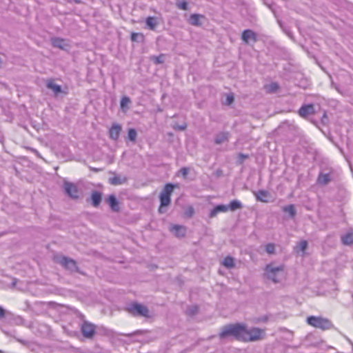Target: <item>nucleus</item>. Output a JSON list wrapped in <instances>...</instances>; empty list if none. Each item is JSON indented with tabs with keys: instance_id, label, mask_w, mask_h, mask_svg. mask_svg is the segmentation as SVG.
I'll return each mask as SVG.
<instances>
[{
	"instance_id": "obj_10",
	"label": "nucleus",
	"mask_w": 353,
	"mask_h": 353,
	"mask_svg": "<svg viewBox=\"0 0 353 353\" xmlns=\"http://www.w3.org/2000/svg\"><path fill=\"white\" fill-rule=\"evenodd\" d=\"M58 262L65 268L70 271H77L76 261L66 256H61L58 259Z\"/></svg>"
},
{
	"instance_id": "obj_29",
	"label": "nucleus",
	"mask_w": 353,
	"mask_h": 353,
	"mask_svg": "<svg viewBox=\"0 0 353 353\" xmlns=\"http://www.w3.org/2000/svg\"><path fill=\"white\" fill-rule=\"evenodd\" d=\"M131 103V100L128 97L124 96L121 98L120 102V107L123 112H126L128 109L127 105Z\"/></svg>"
},
{
	"instance_id": "obj_17",
	"label": "nucleus",
	"mask_w": 353,
	"mask_h": 353,
	"mask_svg": "<svg viewBox=\"0 0 353 353\" xmlns=\"http://www.w3.org/2000/svg\"><path fill=\"white\" fill-rule=\"evenodd\" d=\"M52 44L54 47L62 50H65L69 46L65 39L57 37L52 39Z\"/></svg>"
},
{
	"instance_id": "obj_2",
	"label": "nucleus",
	"mask_w": 353,
	"mask_h": 353,
	"mask_svg": "<svg viewBox=\"0 0 353 353\" xmlns=\"http://www.w3.org/2000/svg\"><path fill=\"white\" fill-rule=\"evenodd\" d=\"M264 277L276 284L280 283L286 279V272L284 265H274L269 263L264 268Z\"/></svg>"
},
{
	"instance_id": "obj_11",
	"label": "nucleus",
	"mask_w": 353,
	"mask_h": 353,
	"mask_svg": "<svg viewBox=\"0 0 353 353\" xmlns=\"http://www.w3.org/2000/svg\"><path fill=\"white\" fill-rule=\"evenodd\" d=\"M333 179L332 172L330 170L327 172H320L318 178L317 183L321 185H325L328 184Z\"/></svg>"
},
{
	"instance_id": "obj_4",
	"label": "nucleus",
	"mask_w": 353,
	"mask_h": 353,
	"mask_svg": "<svg viewBox=\"0 0 353 353\" xmlns=\"http://www.w3.org/2000/svg\"><path fill=\"white\" fill-rule=\"evenodd\" d=\"M306 321L310 325L323 330H329L332 327V323L330 320L321 316H310L307 318Z\"/></svg>"
},
{
	"instance_id": "obj_25",
	"label": "nucleus",
	"mask_w": 353,
	"mask_h": 353,
	"mask_svg": "<svg viewBox=\"0 0 353 353\" xmlns=\"http://www.w3.org/2000/svg\"><path fill=\"white\" fill-rule=\"evenodd\" d=\"M228 207V210H230L234 212L236 211V210L241 209L243 208V204L240 201L234 199L230 201Z\"/></svg>"
},
{
	"instance_id": "obj_15",
	"label": "nucleus",
	"mask_w": 353,
	"mask_h": 353,
	"mask_svg": "<svg viewBox=\"0 0 353 353\" xmlns=\"http://www.w3.org/2000/svg\"><path fill=\"white\" fill-rule=\"evenodd\" d=\"M106 202L110 205L111 210L114 212H119V201L114 194H110L106 199Z\"/></svg>"
},
{
	"instance_id": "obj_21",
	"label": "nucleus",
	"mask_w": 353,
	"mask_h": 353,
	"mask_svg": "<svg viewBox=\"0 0 353 353\" xmlns=\"http://www.w3.org/2000/svg\"><path fill=\"white\" fill-rule=\"evenodd\" d=\"M201 18H204V16L199 14H192L190 16L189 23L192 26H201V22L200 21Z\"/></svg>"
},
{
	"instance_id": "obj_38",
	"label": "nucleus",
	"mask_w": 353,
	"mask_h": 353,
	"mask_svg": "<svg viewBox=\"0 0 353 353\" xmlns=\"http://www.w3.org/2000/svg\"><path fill=\"white\" fill-rule=\"evenodd\" d=\"M268 320V316H260V317H258L257 319H256L255 320V322L256 323H265L267 322Z\"/></svg>"
},
{
	"instance_id": "obj_14",
	"label": "nucleus",
	"mask_w": 353,
	"mask_h": 353,
	"mask_svg": "<svg viewBox=\"0 0 353 353\" xmlns=\"http://www.w3.org/2000/svg\"><path fill=\"white\" fill-rule=\"evenodd\" d=\"M121 130V126L119 124H113L109 130L110 138L117 141L119 137Z\"/></svg>"
},
{
	"instance_id": "obj_23",
	"label": "nucleus",
	"mask_w": 353,
	"mask_h": 353,
	"mask_svg": "<svg viewBox=\"0 0 353 353\" xmlns=\"http://www.w3.org/2000/svg\"><path fill=\"white\" fill-rule=\"evenodd\" d=\"M92 199V204L94 207H97L99 205L101 201V194L98 191H94L92 193L91 195Z\"/></svg>"
},
{
	"instance_id": "obj_6",
	"label": "nucleus",
	"mask_w": 353,
	"mask_h": 353,
	"mask_svg": "<svg viewBox=\"0 0 353 353\" xmlns=\"http://www.w3.org/2000/svg\"><path fill=\"white\" fill-rule=\"evenodd\" d=\"M127 310L133 316H141L145 317L149 316V310L148 307L138 303L130 304L127 307Z\"/></svg>"
},
{
	"instance_id": "obj_33",
	"label": "nucleus",
	"mask_w": 353,
	"mask_h": 353,
	"mask_svg": "<svg viewBox=\"0 0 353 353\" xmlns=\"http://www.w3.org/2000/svg\"><path fill=\"white\" fill-rule=\"evenodd\" d=\"M265 251L269 254H274L275 252V245L274 243H269L265 245Z\"/></svg>"
},
{
	"instance_id": "obj_19",
	"label": "nucleus",
	"mask_w": 353,
	"mask_h": 353,
	"mask_svg": "<svg viewBox=\"0 0 353 353\" xmlns=\"http://www.w3.org/2000/svg\"><path fill=\"white\" fill-rule=\"evenodd\" d=\"M128 179L126 176H122L120 175H115L113 177L109 179V183L113 185H122L126 183Z\"/></svg>"
},
{
	"instance_id": "obj_9",
	"label": "nucleus",
	"mask_w": 353,
	"mask_h": 353,
	"mask_svg": "<svg viewBox=\"0 0 353 353\" xmlns=\"http://www.w3.org/2000/svg\"><path fill=\"white\" fill-rule=\"evenodd\" d=\"M63 188L65 194L72 199L79 197L78 189L76 185L72 183L65 181L63 183Z\"/></svg>"
},
{
	"instance_id": "obj_34",
	"label": "nucleus",
	"mask_w": 353,
	"mask_h": 353,
	"mask_svg": "<svg viewBox=\"0 0 353 353\" xmlns=\"http://www.w3.org/2000/svg\"><path fill=\"white\" fill-rule=\"evenodd\" d=\"M198 310L199 308L196 305H192L188 308L187 313L188 314L192 316L197 313Z\"/></svg>"
},
{
	"instance_id": "obj_18",
	"label": "nucleus",
	"mask_w": 353,
	"mask_h": 353,
	"mask_svg": "<svg viewBox=\"0 0 353 353\" xmlns=\"http://www.w3.org/2000/svg\"><path fill=\"white\" fill-rule=\"evenodd\" d=\"M256 199L257 201L263 202V203H268V197L270 196V193L264 190H259L258 192L254 193Z\"/></svg>"
},
{
	"instance_id": "obj_46",
	"label": "nucleus",
	"mask_w": 353,
	"mask_h": 353,
	"mask_svg": "<svg viewBox=\"0 0 353 353\" xmlns=\"http://www.w3.org/2000/svg\"><path fill=\"white\" fill-rule=\"evenodd\" d=\"M32 150L34 151V153H35L38 157H39V152H38V151H37V150H34H34Z\"/></svg>"
},
{
	"instance_id": "obj_7",
	"label": "nucleus",
	"mask_w": 353,
	"mask_h": 353,
	"mask_svg": "<svg viewBox=\"0 0 353 353\" xmlns=\"http://www.w3.org/2000/svg\"><path fill=\"white\" fill-rule=\"evenodd\" d=\"M81 331L84 337L91 339L95 334V326L88 321H84L81 325Z\"/></svg>"
},
{
	"instance_id": "obj_30",
	"label": "nucleus",
	"mask_w": 353,
	"mask_h": 353,
	"mask_svg": "<svg viewBox=\"0 0 353 353\" xmlns=\"http://www.w3.org/2000/svg\"><path fill=\"white\" fill-rule=\"evenodd\" d=\"M283 211L288 212L291 217H294L296 215V209L293 204H290L283 208Z\"/></svg>"
},
{
	"instance_id": "obj_20",
	"label": "nucleus",
	"mask_w": 353,
	"mask_h": 353,
	"mask_svg": "<svg viewBox=\"0 0 353 353\" xmlns=\"http://www.w3.org/2000/svg\"><path fill=\"white\" fill-rule=\"evenodd\" d=\"M46 87L52 90L55 94H57L62 92L61 86L54 83L53 79H48L46 81Z\"/></svg>"
},
{
	"instance_id": "obj_28",
	"label": "nucleus",
	"mask_w": 353,
	"mask_h": 353,
	"mask_svg": "<svg viewBox=\"0 0 353 353\" xmlns=\"http://www.w3.org/2000/svg\"><path fill=\"white\" fill-rule=\"evenodd\" d=\"M279 85L276 82H272L270 84L265 85V89L268 93H274L279 90Z\"/></svg>"
},
{
	"instance_id": "obj_1",
	"label": "nucleus",
	"mask_w": 353,
	"mask_h": 353,
	"mask_svg": "<svg viewBox=\"0 0 353 353\" xmlns=\"http://www.w3.org/2000/svg\"><path fill=\"white\" fill-rule=\"evenodd\" d=\"M246 325L243 323L228 324L221 327L219 333L221 339L232 336L236 340L244 342Z\"/></svg>"
},
{
	"instance_id": "obj_47",
	"label": "nucleus",
	"mask_w": 353,
	"mask_h": 353,
	"mask_svg": "<svg viewBox=\"0 0 353 353\" xmlns=\"http://www.w3.org/2000/svg\"><path fill=\"white\" fill-rule=\"evenodd\" d=\"M74 2L79 3L81 2V0H73Z\"/></svg>"
},
{
	"instance_id": "obj_22",
	"label": "nucleus",
	"mask_w": 353,
	"mask_h": 353,
	"mask_svg": "<svg viewBox=\"0 0 353 353\" xmlns=\"http://www.w3.org/2000/svg\"><path fill=\"white\" fill-rule=\"evenodd\" d=\"M229 138V133L228 132H219L217 134L214 139V143L216 144H221L224 143L225 141H227Z\"/></svg>"
},
{
	"instance_id": "obj_13",
	"label": "nucleus",
	"mask_w": 353,
	"mask_h": 353,
	"mask_svg": "<svg viewBox=\"0 0 353 353\" xmlns=\"http://www.w3.org/2000/svg\"><path fill=\"white\" fill-rule=\"evenodd\" d=\"M170 230L176 237H183L186 234V228L183 225H172Z\"/></svg>"
},
{
	"instance_id": "obj_44",
	"label": "nucleus",
	"mask_w": 353,
	"mask_h": 353,
	"mask_svg": "<svg viewBox=\"0 0 353 353\" xmlns=\"http://www.w3.org/2000/svg\"><path fill=\"white\" fill-rule=\"evenodd\" d=\"M135 37H136V34L135 33L132 34L131 39H132V41L135 40Z\"/></svg>"
},
{
	"instance_id": "obj_42",
	"label": "nucleus",
	"mask_w": 353,
	"mask_h": 353,
	"mask_svg": "<svg viewBox=\"0 0 353 353\" xmlns=\"http://www.w3.org/2000/svg\"><path fill=\"white\" fill-rule=\"evenodd\" d=\"M5 310L1 306H0V319H3L5 316Z\"/></svg>"
},
{
	"instance_id": "obj_31",
	"label": "nucleus",
	"mask_w": 353,
	"mask_h": 353,
	"mask_svg": "<svg viewBox=\"0 0 353 353\" xmlns=\"http://www.w3.org/2000/svg\"><path fill=\"white\" fill-rule=\"evenodd\" d=\"M137 135V131L134 128H130L128 130V139L131 141H133V142L135 141Z\"/></svg>"
},
{
	"instance_id": "obj_36",
	"label": "nucleus",
	"mask_w": 353,
	"mask_h": 353,
	"mask_svg": "<svg viewBox=\"0 0 353 353\" xmlns=\"http://www.w3.org/2000/svg\"><path fill=\"white\" fill-rule=\"evenodd\" d=\"M194 214V210L192 206H188L185 210V215L187 217H192Z\"/></svg>"
},
{
	"instance_id": "obj_40",
	"label": "nucleus",
	"mask_w": 353,
	"mask_h": 353,
	"mask_svg": "<svg viewBox=\"0 0 353 353\" xmlns=\"http://www.w3.org/2000/svg\"><path fill=\"white\" fill-rule=\"evenodd\" d=\"M174 129L179 130H184L186 128L185 124H182L179 125H176L174 127Z\"/></svg>"
},
{
	"instance_id": "obj_27",
	"label": "nucleus",
	"mask_w": 353,
	"mask_h": 353,
	"mask_svg": "<svg viewBox=\"0 0 353 353\" xmlns=\"http://www.w3.org/2000/svg\"><path fill=\"white\" fill-rule=\"evenodd\" d=\"M222 264L228 269L233 268L235 266L234 259L233 257L228 256L224 258Z\"/></svg>"
},
{
	"instance_id": "obj_32",
	"label": "nucleus",
	"mask_w": 353,
	"mask_h": 353,
	"mask_svg": "<svg viewBox=\"0 0 353 353\" xmlns=\"http://www.w3.org/2000/svg\"><path fill=\"white\" fill-rule=\"evenodd\" d=\"M165 57L163 54H160L159 56H154L152 58V60L156 64H160L164 62Z\"/></svg>"
},
{
	"instance_id": "obj_26",
	"label": "nucleus",
	"mask_w": 353,
	"mask_h": 353,
	"mask_svg": "<svg viewBox=\"0 0 353 353\" xmlns=\"http://www.w3.org/2000/svg\"><path fill=\"white\" fill-rule=\"evenodd\" d=\"M157 23V19L154 17H148L145 19V24L151 30H154L155 29Z\"/></svg>"
},
{
	"instance_id": "obj_41",
	"label": "nucleus",
	"mask_w": 353,
	"mask_h": 353,
	"mask_svg": "<svg viewBox=\"0 0 353 353\" xmlns=\"http://www.w3.org/2000/svg\"><path fill=\"white\" fill-rule=\"evenodd\" d=\"M227 101L228 104H231L234 101V97L232 95H228L227 97Z\"/></svg>"
},
{
	"instance_id": "obj_45",
	"label": "nucleus",
	"mask_w": 353,
	"mask_h": 353,
	"mask_svg": "<svg viewBox=\"0 0 353 353\" xmlns=\"http://www.w3.org/2000/svg\"><path fill=\"white\" fill-rule=\"evenodd\" d=\"M93 171L94 172H99L100 170H101V169H99V168H91Z\"/></svg>"
},
{
	"instance_id": "obj_39",
	"label": "nucleus",
	"mask_w": 353,
	"mask_h": 353,
	"mask_svg": "<svg viewBox=\"0 0 353 353\" xmlns=\"http://www.w3.org/2000/svg\"><path fill=\"white\" fill-rule=\"evenodd\" d=\"M179 172L183 177H186V176L188 175V174L189 172V169L188 168L184 167V168H182Z\"/></svg>"
},
{
	"instance_id": "obj_43",
	"label": "nucleus",
	"mask_w": 353,
	"mask_h": 353,
	"mask_svg": "<svg viewBox=\"0 0 353 353\" xmlns=\"http://www.w3.org/2000/svg\"><path fill=\"white\" fill-rule=\"evenodd\" d=\"M239 157L243 159L248 158V155H245L243 154H239Z\"/></svg>"
},
{
	"instance_id": "obj_8",
	"label": "nucleus",
	"mask_w": 353,
	"mask_h": 353,
	"mask_svg": "<svg viewBox=\"0 0 353 353\" xmlns=\"http://www.w3.org/2000/svg\"><path fill=\"white\" fill-rule=\"evenodd\" d=\"M241 39L246 44H254L257 41V36L253 30L246 29L241 34Z\"/></svg>"
},
{
	"instance_id": "obj_24",
	"label": "nucleus",
	"mask_w": 353,
	"mask_h": 353,
	"mask_svg": "<svg viewBox=\"0 0 353 353\" xmlns=\"http://www.w3.org/2000/svg\"><path fill=\"white\" fill-rule=\"evenodd\" d=\"M341 242L343 245H350L353 244V233L347 232L341 236Z\"/></svg>"
},
{
	"instance_id": "obj_5",
	"label": "nucleus",
	"mask_w": 353,
	"mask_h": 353,
	"mask_svg": "<svg viewBox=\"0 0 353 353\" xmlns=\"http://www.w3.org/2000/svg\"><path fill=\"white\" fill-rule=\"evenodd\" d=\"M265 335V330L259 327H251L248 329L246 327L245 332L244 342H252L261 340Z\"/></svg>"
},
{
	"instance_id": "obj_12",
	"label": "nucleus",
	"mask_w": 353,
	"mask_h": 353,
	"mask_svg": "<svg viewBox=\"0 0 353 353\" xmlns=\"http://www.w3.org/2000/svg\"><path fill=\"white\" fill-rule=\"evenodd\" d=\"M314 113V107L313 104L303 105L299 110V114L303 118Z\"/></svg>"
},
{
	"instance_id": "obj_16",
	"label": "nucleus",
	"mask_w": 353,
	"mask_h": 353,
	"mask_svg": "<svg viewBox=\"0 0 353 353\" xmlns=\"http://www.w3.org/2000/svg\"><path fill=\"white\" fill-rule=\"evenodd\" d=\"M228 211V207L227 205L219 204L216 205L210 212L209 216L210 218L215 217L218 213L220 212H226Z\"/></svg>"
},
{
	"instance_id": "obj_37",
	"label": "nucleus",
	"mask_w": 353,
	"mask_h": 353,
	"mask_svg": "<svg viewBox=\"0 0 353 353\" xmlns=\"http://www.w3.org/2000/svg\"><path fill=\"white\" fill-rule=\"evenodd\" d=\"M307 248V242L306 241H301L299 243V248L301 251H305Z\"/></svg>"
},
{
	"instance_id": "obj_35",
	"label": "nucleus",
	"mask_w": 353,
	"mask_h": 353,
	"mask_svg": "<svg viewBox=\"0 0 353 353\" xmlns=\"http://www.w3.org/2000/svg\"><path fill=\"white\" fill-rule=\"evenodd\" d=\"M176 6L178 8L183 10H188V5L185 1L177 2Z\"/></svg>"
},
{
	"instance_id": "obj_3",
	"label": "nucleus",
	"mask_w": 353,
	"mask_h": 353,
	"mask_svg": "<svg viewBox=\"0 0 353 353\" xmlns=\"http://www.w3.org/2000/svg\"><path fill=\"white\" fill-rule=\"evenodd\" d=\"M176 187V185L173 183H167L164 186L162 192L159 195L160 199V207L159 208V213H163L164 210L163 208L164 207H167L170 204L171 202V194L173 192L174 188Z\"/></svg>"
}]
</instances>
